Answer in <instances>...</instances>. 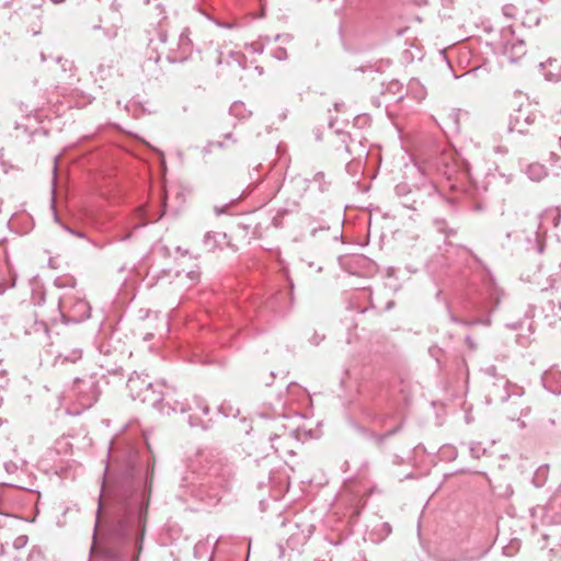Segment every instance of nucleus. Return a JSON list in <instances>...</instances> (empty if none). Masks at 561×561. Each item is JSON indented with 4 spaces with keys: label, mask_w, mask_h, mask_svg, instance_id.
I'll return each mask as SVG.
<instances>
[{
    "label": "nucleus",
    "mask_w": 561,
    "mask_h": 561,
    "mask_svg": "<svg viewBox=\"0 0 561 561\" xmlns=\"http://www.w3.org/2000/svg\"><path fill=\"white\" fill-rule=\"evenodd\" d=\"M151 483L152 473L147 474L144 481L131 482L124 486L118 496L108 537L102 548L96 546L102 510V502H99L91 556H100L105 561H125L127 558L125 547L133 542L137 552L134 559L138 560L142 550Z\"/></svg>",
    "instance_id": "nucleus-1"
},
{
    "label": "nucleus",
    "mask_w": 561,
    "mask_h": 561,
    "mask_svg": "<svg viewBox=\"0 0 561 561\" xmlns=\"http://www.w3.org/2000/svg\"><path fill=\"white\" fill-rule=\"evenodd\" d=\"M201 462L205 463H202L196 481L190 483L188 490L192 496L201 501L218 502L229 489L231 468L219 458L204 455H201Z\"/></svg>",
    "instance_id": "nucleus-2"
},
{
    "label": "nucleus",
    "mask_w": 561,
    "mask_h": 561,
    "mask_svg": "<svg viewBox=\"0 0 561 561\" xmlns=\"http://www.w3.org/2000/svg\"><path fill=\"white\" fill-rule=\"evenodd\" d=\"M420 171L424 174L436 172L443 175L448 182L449 187L455 190L457 182L466 178V170L461 162L455 157L453 152H445L435 160L424 162L419 167Z\"/></svg>",
    "instance_id": "nucleus-3"
},
{
    "label": "nucleus",
    "mask_w": 561,
    "mask_h": 561,
    "mask_svg": "<svg viewBox=\"0 0 561 561\" xmlns=\"http://www.w3.org/2000/svg\"><path fill=\"white\" fill-rule=\"evenodd\" d=\"M158 390L152 383H148L144 393L142 401L150 402L153 407H157L159 403L165 401L169 407L172 408L173 411H180L184 413L186 411H191L194 408L184 402H178L173 400V389L167 387L165 385H157Z\"/></svg>",
    "instance_id": "nucleus-4"
},
{
    "label": "nucleus",
    "mask_w": 561,
    "mask_h": 561,
    "mask_svg": "<svg viewBox=\"0 0 561 561\" xmlns=\"http://www.w3.org/2000/svg\"><path fill=\"white\" fill-rule=\"evenodd\" d=\"M524 393L525 390L522 386L510 381L504 376H500L492 382L489 389L488 400L490 402H506L513 398H522Z\"/></svg>",
    "instance_id": "nucleus-5"
},
{
    "label": "nucleus",
    "mask_w": 561,
    "mask_h": 561,
    "mask_svg": "<svg viewBox=\"0 0 561 561\" xmlns=\"http://www.w3.org/2000/svg\"><path fill=\"white\" fill-rule=\"evenodd\" d=\"M283 527L286 534H288L286 547L290 550H297L302 547L312 534L311 525H300L296 522H288L283 524Z\"/></svg>",
    "instance_id": "nucleus-6"
},
{
    "label": "nucleus",
    "mask_w": 561,
    "mask_h": 561,
    "mask_svg": "<svg viewBox=\"0 0 561 561\" xmlns=\"http://www.w3.org/2000/svg\"><path fill=\"white\" fill-rule=\"evenodd\" d=\"M501 37L503 54L507 56L511 61H516L526 54L524 41L515 38L512 27L504 28Z\"/></svg>",
    "instance_id": "nucleus-7"
},
{
    "label": "nucleus",
    "mask_w": 561,
    "mask_h": 561,
    "mask_svg": "<svg viewBox=\"0 0 561 561\" xmlns=\"http://www.w3.org/2000/svg\"><path fill=\"white\" fill-rule=\"evenodd\" d=\"M536 114L530 111L529 106H520L510 117V130L519 134L528 131L536 121Z\"/></svg>",
    "instance_id": "nucleus-8"
},
{
    "label": "nucleus",
    "mask_w": 561,
    "mask_h": 561,
    "mask_svg": "<svg viewBox=\"0 0 561 561\" xmlns=\"http://www.w3.org/2000/svg\"><path fill=\"white\" fill-rule=\"evenodd\" d=\"M543 387L553 394L561 393V370L550 368L541 377Z\"/></svg>",
    "instance_id": "nucleus-9"
},
{
    "label": "nucleus",
    "mask_w": 561,
    "mask_h": 561,
    "mask_svg": "<svg viewBox=\"0 0 561 561\" xmlns=\"http://www.w3.org/2000/svg\"><path fill=\"white\" fill-rule=\"evenodd\" d=\"M82 358V350L79 347H75L71 350H64L60 352L54 362L55 366L65 365L66 363H77Z\"/></svg>",
    "instance_id": "nucleus-10"
},
{
    "label": "nucleus",
    "mask_w": 561,
    "mask_h": 561,
    "mask_svg": "<svg viewBox=\"0 0 561 561\" xmlns=\"http://www.w3.org/2000/svg\"><path fill=\"white\" fill-rule=\"evenodd\" d=\"M526 174L531 181H541L547 175V170L543 164L530 163L526 169Z\"/></svg>",
    "instance_id": "nucleus-11"
},
{
    "label": "nucleus",
    "mask_w": 561,
    "mask_h": 561,
    "mask_svg": "<svg viewBox=\"0 0 561 561\" xmlns=\"http://www.w3.org/2000/svg\"><path fill=\"white\" fill-rule=\"evenodd\" d=\"M179 48L181 50H183V53H186L191 45H192V41L191 38L188 37V33H187V30L183 31L180 36H179Z\"/></svg>",
    "instance_id": "nucleus-12"
},
{
    "label": "nucleus",
    "mask_w": 561,
    "mask_h": 561,
    "mask_svg": "<svg viewBox=\"0 0 561 561\" xmlns=\"http://www.w3.org/2000/svg\"><path fill=\"white\" fill-rule=\"evenodd\" d=\"M451 320L454 322H459V323H462L465 325H476V324H482V325H486L489 327L491 324V319L490 317L485 318V319H480V318H477V319H473L471 321H460L458 320L456 317H451Z\"/></svg>",
    "instance_id": "nucleus-13"
},
{
    "label": "nucleus",
    "mask_w": 561,
    "mask_h": 561,
    "mask_svg": "<svg viewBox=\"0 0 561 561\" xmlns=\"http://www.w3.org/2000/svg\"><path fill=\"white\" fill-rule=\"evenodd\" d=\"M218 233L207 232L204 237V244L208 251H213L217 247V238Z\"/></svg>",
    "instance_id": "nucleus-14"
},
{
    "label": "nucleus",
    "mask_w": 561,
    "mask_h": 561,
    "mask_svg": "<svg viewBox=\"0 0 561 561\" xmlns=\"http://www.w3.org/2000/svg\"><path fill=\"white\" fill-rule=\"evenodd\" d=\"M193 402L195 404L196 410H201L205 415L208 414L209 408L203 398L195 396L193 398Z\"/></svg>",
    "instance_id": "nucleus-15"
},
{
    "label": "nucleus",
    "mask_w": 561,
    "mask_h": 561,
    "mask_svg": "<svg viewBox=\"0 0 561 561\" xmlns=\"http://www.w3.org/2000/svg\"><path fill=\"white\" fill-rule=\"evenodd\" d=\"M291 436L290 435H274L271 437V442H272V447L275 449L276 453H279L282 449H283V445H276V442L277 440H286V439H289Z\"/></svg>",
    "instance_id": "nucleus-16"
},
{
    "label": "nucleus",
    "mask_w": 561,
    "mask_h": 561,
    "mask_svg": "<svg viewBox=\"0 0 561 561\" xmlns=\"http://www.w3.org/2000/svg\"><path fill=\"white\" fill-rule=\"evenodd\" d=\"M419 89L420 88V92H415V98L417 99H423L424 98V92H423V89L420 87V82L415 79L411 80L410 83H409V89L411 91H414V89Z\"/></svg>",
    "instance_id": "nucleus-17"
},
{
    "label": "nucleus",
    "mask_w": 561,
    "mask_h": 561,
    "mask_svg": "<svg viewBox=\"0 0 561 561\" xmlns=\"http://www.w3.org/2000/svg\"><path fill=\"white\" fill-rule=\"evenodd\" d=\"M273 57L278 59V60H286L288 55H287V50L283 47H277L274 51H273Z\"/></svg>",
    "instance_id": "nucleus-18"
},
{
    "label": "nucleus",
    "mask_w": 561,
    "mask_h": 561,
    "mask_svg": "<svg viewBox=\"0 0 561 561\" xmlns=\"http://www.w3.org/2000/svg\"><path fill=\"white\" fill-rule=\"evenodd\" d=\"M529 405H523L522 404V409H520V413L517 415L516 413H512L511 415H508V417L514 421V420H518L520 416H525L529 413Z\"/></svg>",
    "instance_id": "nucleus-19"
},
{
    "label": "nucleus",
    "mask_w": 561,
    "mask_h": 561,
    "mask_svg": "<svg viewBox=\"0 0 561 561\" xmlns=\"http://www.w3.org/2000/svg\"><path fill=\"white\" fill-rule=\"evenodd\" d=\"M470 453H471V456L473 458H480L481 454L484 453V449H481V447L479 445L477 446H471L470 447Z\"/></svg>",
    "instance_id": "nucleus-20"
},
{
    "label": "nucleus",
    "mask_w": 561,
    "mask_h": 561,
    "mask_svg": "<svg viewBox=\"0 0 561 561\" xmlns=\"http://www.w3.org/2000/svg\"><path fill=\"white\" fill-rule=\"evenodd\" d=\"M103 33H104V36H105L106 38H108V39H112V38L116 37V35H117V31H116V28H113V27H111V28H105V30L103 31Z\"/></svg>",
    "instance_id": "nucleus-21"
},
{
    "label": "nucleus",
    "mask_w": 561,
    "mask_h": 561,
    "mask_svg": "<svg viewBox=\"0 0 561 561\" xmlns=\"http://www.w3.org/2000/svg\"><path fill=\"white\" fill-rule=\"evenodd\" d=\"M214 146H216L218 148H222L224 144L220 142V141H218V142H209V144H207V146L204 147L203 151L205 153H209L211 151V147H214Z\"/></svg>",
    "instance_id": "nucleus-22"
},
{
    "label": "nucleus",
    "mask_w": 561,
    "mask_h": 561,
    "mask_svg": "<svg viewBox=\"0 0 561 561\" xmlns=\"http://www.w3.org/2000/svg\"><path fill=\"white\" fill-rule=\"evenodd\" d=\"M253 53L261 54L263 51V45L260 43H252L248 46Z\"/></svg>",
    "instance_id": "nucleus-23"
},
{
    "label": "nucleus",
    "mask_w": 561,
    "mask_h": 561,
    "mask_svg": "<svg viewBox=\"0 0 561 561\" xmlns=\"http://www.w3.org/2000/svg\"><path fill=\"white\" fill-rule=\"evenodd\" d=\"M187 278H190L192 282L197 280L199 274L195 271H191L185 275Z\"/></svg>",
    "instance_id": "nucleus-24"
},
{
    "label": "nucleus",
    "mask_w": 561,
    "mask_h": 561,
    "mask_svg": "<svg viewBox=\"0 0 561 561\" xmlns=\"http://www.w3.org/2000/svg\"><path fill=\"white\" fill-rule=\"evenodd\" d=\"M230 56L238 62V64H241V59L243 58V56L239 53H234V51H231L230 53Z\"/></svg>",
    "instance_id": "nucleus-25"
},
{
    "label": "nucleus",
    "mask_w": 561,
    "mask_h": 561,
    "mask_svg": "<svg viewBox=\"0 0 561 561\" xmlns=\"http://www.w3.org/2000/svg\"><path fill=\"white\" fill-rule=\"evenodd\" d=\"M513 9H514V8H513L512 5H506V7H504V8H503L504 14H505L506 16H513V13H512Z\"/></svg>",
    "instance_id": "nucleus-26"
},
{
    "label": "nucleus",
    "mask_w": 561,
    "mask_h": 561,
    "mask_svg": "<svg viewBox=\"0 0 561 561\" xmlns=\"http://www.w3.org/2000/svg\"><path fill=\"white\" fill-rule=\"evenodd\" d=\"M323 178H324V173L323 172H318V173L314 174L313 180L316 182H321L323 180Z\"/></svg>",
    "instance_id": "nucleus-27"
},
{
    "label": "nucleus",
    "mask_w": 561,
    "mask_h": 561,
    "mask_svg": "<svg viewBox=\"0 0 561 561\" xmlns=\"http://www.w3.org/2000/svg\"><path fill=\"white\" fill-rule=\"evenodd\" d=\"M486 373H488L489 375L493 376V377H494V379L497 377V376H496V374H495V373H496V368H495L494 366L489 367V368L486 369Z\"/></svg>",
    "instance_id": "nucleus-28"
},
{
    "label": "nucleus",
    "mask_w": 561,
    "mask_h": 561,
    "mask_svg": "<svg viewBox=\"0 0 561 561\" xmlns=\"http://www.w3.org/2000/svg\"><path fill=\"white\" fill-rule=\"evenodd\" d=\"M466 343L472 350L476 347V345H474V343H473V341H472V339L470 336H467Z\"/></svg>",
    "instance_id": "nucleus-29"
},
{
    "label": "nucleus",
    "mask_w": 561,
    "mask_h": 561,
    "mask_svg": "<svg viewBox=\"0 0 561 561\" xmlns=\"http://www.w3.org/2000/svg\"><path fill=\"white\" fill-rule=\"evenodd\" d=\"M159 37H160V41H161L162 43H165V42H167V34H165V32L160 31V32H159Z\"/></svg>",
    "instance_id": "nucleus-30"
},
{
    "label": "nucleus",
    "mask_w": 561,
    "mask_h": 561,
    "mask_svg": "<svg viewBox=\"0 0 561 561\" xmlns=\"http://www.w3.org/2000/svg\"><path fill=\"white\" fill-rule=\"evenodd\" d=\"M89 27L93 31H96V30H101V24L100 23H93L91 25H89Z\"/></svg>",
    "instance_id": "nucleus-31"
},
{
    "label": "nucleus",
    "mask_w": 561,
    "mask_h": 561,
    "mask_svg": "<svg viewBox=\"0 0 561 561\" xmlns=\"http://www.w3.org/2000/svg\"><path fill=\"white\" fill-rule=\"evenodd\" d=\"M66 229L71 232L72 234L77 236V237H80V238H84V234L81 233V232H75L73 230H71L70 228L66 227Z\"/></svg>",
    "instance_id": "nucleus-32"
},
{
    "label": "nucleus",
    "mask_w": 561,
    "mask_h": 561,
    "mask_svg": "<svg viewBox=\"0 0 561 561\" xmlns=\"http://www.w3.org/2000/svg\"><path fill=\"white\" fill-rule=\"evenodd\" d=\"M560 217H561V216H560V213H557V214H556V216H554V218H553L554 226H557V225H558V221H559Z\"/></svg>",
    "instance_id": "nucleus-33"
},
{
    "label": "nucleus",
    "mask_w": 561,
    "mask_h": 561,
    "mask_svg": "<svg viewBox=\"0 0 561 561\" xmlns=\"http://www.w3.org/2000/svg\"><path fill=\"white\" fill-rule=\"evenodd\" d=\"M105 67L103 65H100L99 68H98V71L100 75H103V72H105Z\"/></svg>",
    "instance_id": "nucleus-34"
},
{
    "label": "nucleus",
    "mask_w": 561,
    "mask_h": 561,
    "mask_svg": "<svg viewBox=\"0 0 561 561\" xmlns=\"http://www.w3.org/2000/svg\"><path fill=\"white\" fill-rule=\"evenodd\" d=\"M79 306L84 308V309H90V307L88 306V304L85 301H80Z\"/></svg>",
    "instance_id": "nucleus-35"
},
{
    "label": "nucleus",
    "mask_w": 561,
    "mask_h": 561,
    "mask_svg": "<svg viewBox=\"0 0 561 561\" xmlns=\"http://www.w3.org/2000/svg\"><path fill=\"white\" fill-rule=\"evenodd\" d=\"M238 108H239V105H238V104H233V105L231 106L230 111H231L232 113H236Z\"/></svg>",
    "instance_id": "nucleus-36"
},
{
    "label": "nucleus",
    "mask_w": 561,
    "mask_h": 561,
    "mask_svg": "<svg viewBox=\"0 0 561 561\" xmlns=\"http://www.w3.org/2000/svg\"><path fill=\"white\" fill-rule=\"evenodd\" d=\"M279 556L282 557L284 554V547L282 545H279Z\"/></svg>",
    "instance_id": "nucleus-37"
},
{
    "label": "nucleus",
    "mask_w": 561,
    "mask_h": 561,
    "mask_svg": "<svg viewBox=\"0 0 561 561\" xmlns=\"http://www.w3.org/2000/svg\"><path fill=\"white\" fill-rule=\"evenodd\" d=\"M190 424H191L192 426L197 425V423H195V422L193 421V417H192V416H190Z\"/></svg>",
    "instance_id": "nucleus-38"
},
{
    "label": "nucleus",
    "mask_w": 561,
    "mask_h": 561,
    "mask_svg": "<svg viewBox=\"0 0 561 561\" xmlns=\"http://www.w3.org/2000/svg\"><path fill=\"white\" fill-rule=\"evenodd\" d=\"M82 405H83L84 408H89V407H91V405H92V402L82 403Z\"/></svg>",
    "instance_id": "nucleus-39"
},
{
    "label": "nucleus",
    "mask_w": 561,
    "mask_h": 561,
    "mask_svg": "<svg viewBox=\"0 0 561 561\" xmlns=\"http://www.w3.org/2000/svg\"><path fill=\"white\" fill-rule=\"evenodd\" d=\"M499 304H500V299H499V298H496V299H495V306H494V308H496V306H497Z\"/></svg>",
    "instance_id": "nucleus-40"
},
{
    "label": "nucleus",
    "mask_w": 561,
    "mask_h": 561,
    "mask_svg": "<svg viewBox=\"0 0 561 561\" xmlns=\"http://www.w3.org/2000/svg\"><path fill=\"white\" fill-rule=\"evenodd\" d=\"M220 64H221V57L219 56L217 59V65H220Z\"/></svg>",
    "instance_id": "nucleus-41"
},
{
    "label": "nucleus",
    "mask_w": 561,
    "mask_h": 561,
    "mask_svg": "<svg viewBox=\"0 0 561 561\" xmlns=\"http://www.w3.org/2000/svg\"><path fill=\"white\" fill-rule=\"evenodd\" d=\"M4 291V287L2 285H0V294H2Z\"/></svg>",
    "instance_id": "nucleus-42"
},
{
    "label": "nucleus",
    "mask_w": 561,
    "mask_h": 561,
    "mask_svg": "<svg viewBox=\"0 0 561 561\" xmlns=\"http://www.w3.org/2000/svg\"><path fill=\"white\" fill-rule=\"evenodd\" d=\"M320 190H321V191H324V190H325V186H324V185H322V184H320Z\"/></svg>",
    "instance_id": "nucleus-43"
},
{
    "label": "nucleus",
    "mask_w": 561,
    "mask_h": 561,
    "mask_svg": "<svg viewBox=\"0 0 561 561\" xmlns=\"http://www.w3.org/2000/svg\"><path fill=\"white\" fill-rule=\"evenodd\" d=\"M135 382L134 379H129V383L133 385Z\"/></svg>",
    "instance_id": "nucleus-44"
}]
</instances>
